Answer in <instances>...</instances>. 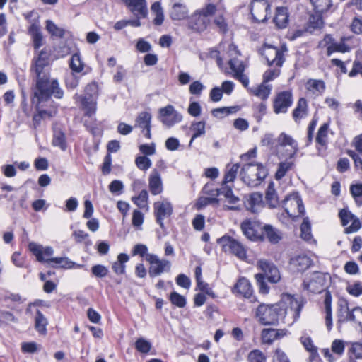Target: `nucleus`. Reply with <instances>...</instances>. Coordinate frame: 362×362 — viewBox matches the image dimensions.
<instances>
[{
    "label": "nucleus",
    "mask_w": 362,
    "mask_h": 362,
    "mask_svg": "<svg viewBox=\"0 0 362 362\" xmlns=\"http://www.w3.org/2000/svg\"><path fill=\"white\" fill-rule=\"evenodd\" d=\"M30 76L33 81L31 100L37 106L48 100L52 95L59 99L63 97L64 91L60 88L57 79L51 78L49 53L46 49H42L33 58Z\"/></svg>",
    "instance_id": "obj_1"
},
{
    "label": "nucleus",
    "mask_w": 362,
    "mask_h": 362,
    "mask_svg": "<svg viewBox=\"0 0 362 362\" xmlns=\"http://www.w3.org/2000/svg\"><path fill=\"white\" fill-rule=\"evenodd\" d=\"M304 305L302 297L296 298L284 293L274 304H260L256 310V317L262 325H276L279 322L293 324L300 315Z\"/></svg>",
    "instance_id": "obj_2"
},
{
    "label": "nucleus",
    "mask_w": 362,
    "mask_h": 362,
    "mask_svg": "<svg viewBox=\"0 0 362 362\" xmlns=\"http://www.w3.org/2000/svg\"><path fill=\"white\" fill-rule=\"evenodd\" d=\"M29 250L36 257V259L40 262H46L49 264H60L62 267L70 269L72 268L74 263L70 261L67 257H52L54 250L52 247L47 246L43 247L42 245L37 244L35 242H30L28 244Z\"/></svg>",
    "instance_id": "obj_3"
},
{
    "label": "nucleus",
    "mask_w": 362,
    "mask_h": 362,
    "mask_svg": "<svg viewBox=\"0 0 362 362\" xmlns=\"http://www.w3.org/2000/svg\"><path fill=\"white\" fill-rule=\"evenodd\" d=\"M267 175V168L259 163L245 164L240 171V176L243 181L250 187L259 185Z\"/></svg>",
    "instance_id": "obj_4"
},
{
    "label": "nucleus",
    "mask_w": 362,
    "mask_h": 362,
    "mask_svg": "<svg viewBox=\"0 0 362 362\" xmlns=\"http://www.w3.org/2000/svg\"><path fill=\"white\" fill-rule=\"evenodd\" d=\"M217 7L213 3H209L205 7L196 11L187 21L188 28L194 32L205 30L209 23V16L214 15Z\"/></svg>",
    "instance_id": "obj_5"
},
{
    "label": "nucleus",
    "mask_w": 362,
    "mask_h": 362,
    "mask_svg": "<svg viewBox=\"0 0 362 362\" xmlns=\"http://www.w3.org/2000/svg\"><path fill=\"white\" fill-rule=\"evenodd\" d=\"M223 251L232 254L241 260L247 258V248L238 240L225 235L217 240Z\"/></svg>",
    "instance_id": "obj_6"
},
{
    "label": "nucleus",
    "mask_w": 362,
    "mask_h": 362,
    "mask_svg": "<svg viewBox=\"0 0 362 362\" xmlns=\"http://www.w3.org/2000/svg\"><path fill=\"white\" fill-rule=\"evenodd\" d=\"M283 207L293 220L305 214V207L298 192L288 195L283 201Z\"/></svg>",
    "instance_id": "obj_7"
},
{
    "label": "nucleus",
    "mask_w": 362,
    "mask_h": 362,
    "mask_svg": "<svg viewBox=\"0 0 362 362\" xmlns=\"http://www.w3.org/2000/svg\"><path fill=\"white\" fill-rule=\"evenodd\" d=\"M287 50L286 45H283L280 48L271 45H264L262 48V55L267 60L268 66L281 67L285 62L284 52H287Z\"/></svg>",
    "instance_id": "obj_8"
},
{
    "label": "nucleus",
    "mask_w": 362,
    "mask_h": 362,
    "mask_svg": "<svg viewBox=\"0 0 362 362\" xmlns=\"http://www.w3.org/2000/svg\"><path fill=\"white\" fill-rule=\"evenodd\" d=\"M146 261L151 264L148 274L151 278L158 276L163 272H168L170 270V262L165 259H160L156 255H148Z\"/></svg>",
    "instance_id": "obj_9"
},
{
    "label": "nucleus",
    "mask_w": 362,
    "mask_h": 362,
    "mask_svg": "<svg viewBox=\"0 0 362 362\" xmlns=\"http://www.w3.org/2000/svg\"><path fill=\"white\" fill-rule=\"evenodd\" d=\"M270 4L267 0H254L250 6V13L255 22L262 23L267 20Z\"/></svg>",
    "instance_id": "obj_10"
},
{
    "label": "nucleus",
    "mask_w": 362,
    "mask_h": 362,
    "mask_svg": "<svg viewBox=\"0 0 362 362\" xmlns=\"http://www.w3.org/2000/svg\"><path fill=\"white\" fill-rule=\"evenodd\" d=\"M293 102V94L291 90H283L277 93L274 103L273 109L276 114L286 113Z\"/></svg>",
    "instance_id": "obj_11"
},
{
    "label": "nucleus",
    "mask_w": 362,
    "mask_h": 362,
    "mask_svg": "<svg viewBox=\"0 0 362 362\" xmlns=\"http://www.w3.org/2000/svg\"><path fill=\"white\" fill-rule=\"evenodd\" d=\"M154 215L156 223L164 229L163 220L170 217L173 211L172 204L167 199L162 202H156L153 204Z\"/></svg>",
    "instance_id": "obj_12"
},
{
    "label": "nucleus",
    "mask_w": 362,
    "mask_h": 362,
    "mask_svg": "<svg viewBox=\"0 0 362 362\" xmlns=\"http://www.w3.org/2000/svg\"><path fill=\"white\" fill-rule=\"evenodd\" d=\"M159 119L167 127H172L182 119V116L172 105H168L159 110Z\"/></svg>",
    "instance_id": "obj_13"
},
{
    "label": "nucleus",
    "mask_w": 362,
    "mask_h": 362,
    "mask_svg": "<svg viewBox=\"0 0 362 362\" xmlns=\"http://www.w3.org/2000/svg\"><path fill=\"white\" fill-rule=\"evenodd\" d=\"M257 266L269 282L276 284L280 281V272L272 262L260 259L257 262Z\"/></svg>",
    "instance_id": "obj_14"
},
{
    "label": "nucleus",
    "mask_w": 362,
    "mask_h": 362,
    "mask_svg": "<svg viewBox=\"0 0 362 362\" xmlns=\"http://www.w3.org/2000/svg\"><path fill=\"white\" fill-rule=\"evenodd\" d=\"M124 3L136 18H144L147 16L148 8L146 0H124Z\"/></svg>",
    "instance_id": "obj_15"
},
{
    "label": "nucleus",
    "mask_w": 362,
    "mask_h": 362,
    "mask_svg": "<svg viewBox=\"0 0 362 362\" xmlns=\"http://www.w3.org/2000/svg\"><path fill=\"white\" fill-rule=\"evenodd\" d=\"M325 279L322 273H313L309 279L303 281V287L312 293H320L323 289Z\"/></svg>",
    "instance_id": "obj_16"
},
{
    "label": "nucleus",
    "mask_w": 362,
    "mask_h": 362,
    "mask_svg": "<svg viewBox=\"0 0 362 362\" xmlns=\"http://www.w3.org/2000/svg\"><path fill=\"white\" fill-rule=\"evenodd\" d=\"M276 141L277 144L275 145V151H278L279 146L284 147L289 146L292 148V152L289 154L288 159L291 160L295 158L298 151V146L297 141L291 136L282 132L279 135Z\"/></svg>",
    "instance_id": "obj_17"
},
{
    "label": "nucleus",
    "mask_w": 362,
    "mask_h": 362,
    "mask_svg": "<svg viewBox=\"0 0 362 362\" xmlns=\"http://www.w3.org/2000/svg\"><path fill=\"white\" fill-rule=\"evenodd\" d=\"M312 264V260L306 255H299L290 260L291 269L294 273H302L307 270Z\"/></svg>",
    "instance_id": "obj_18"
},
{
    "label": "nucleus",
    "mask_w": 362,
    "mask_h": 362,
    "mask_svg": "<svg viewBox=\"0 0 362 362\" xmlns=\"http://www.w3.org/2000/svg\"><path fill=\"white\" fill-rule=\"evenodd\" d=\"M241 229L243 234L250 240H255L261 237L259 230L260 226L259 223L247 219L241 223Z\"/></svg>",
    "instance_id": "obj_19"
},
{
    "label": "nucleus",
    "mask_w": 362,
    "mask_h": 362,
    "mask_svg": "<svg viewBox=\"0 0 362 362\" xmlns=\"http://www.w3.org/2000/svg\"><path fill=\"white\" fill-rule=\"evenodd\" d=\"M74 98L76 100L81 102V108L84 111L86 116L91 117L95 113L97 99L88 98L86 95H81L77 93L74 95Z\"/></svg>",
    "instance_id": "obj_20"
},
{
    "label": "nucleus",
    "mask_w": 362,
    "mask_h": 362,
    "mask_svg": "<svg viewBox=\"0 0 362 362\" xmlns=\"http://www.w3.org/2000/svg\"><path fill=\"white\" fill-rule=\"evenodd\" d=\"M148 188L153 195H158L163 190V182L160 173L157 169H153L148 177Z\"/></svg>",
    "instance_id": "obj_21"
},
{
    "label": "nucleus",
    "mask_w": 362,
    "mask_h": 362,
    "mask_svg": "<svg viewBox=\"0 0 362 362\" xmlns=\"http://www.w3.org/2000/svg\"><path fill=\"white\" fill-rule=\"evenodd\" d=\"M329 128V124L326 122L322 124L317 131L315 142L316 148L319 152L321 150L325 151L327 148Z\"/></svg>",
    "instance_id": "obj_22"
},
{
    "label": "nucleus",
    "mask_w": 362,
    "mask_h": 362,
    "mask_svg": "<svg viewBox=\"0 0 362 362\" xmlns=\"http://www.w3.org/2000/svg\"><path fill=\"white\" fill-rule=\"evenodd\" d=\"M305 86L306 90L315 96L322 95L326 89L325 83L322 79L309 78Z\"/></svg>",
    "instance_id": "obj_23"
},
{
    "label": "nucleus",
    "mask_w": 362,
    "mask_h": 362,
    "mask_svg": "<svg viewBox=\"0 0 362 362\" xmlns=\"http://www.w3.org/2000/svg\"><path fill=\"white\" fill-rule=\"evenodd\" d=\"M308 112V102L305 98H300L296 108L293 110L292 116L294 121L298 123L302 119L305 118Z\"/></svg>",
    "instance_id": "obj_24"
},
{
    "label": "nucleus",
    "mask_w": 362,
    "mask_h": 362,
    "mask_svg": "<svg viewBox=\"0 0 362 362\" xmlns=\"http://www.w3.org/2000/svg\"><path fill=\"white\" fill-rule=\"evenodd\" d=\"M233 292L250 298L252 294V289L250 281L245 278L240 279L235 285Z\"/></svg>",
    "instance_id": "obj_25"
},
{
    "label": "nucleus",
    "mask_w": 362,
    "mask_h": 362,
    "mask_svg": "<svg viewBox=\"0 0 362 362\" xmlns=\"http://www.w3.org/2000/svg\"><path fill=\"white\" fill-rule=\"evenodd\" d=\"M314 11L317 13L323 14L326 12H333L335 7L332 0H310Z\"/></svg>",
    "instance_id": "obj_26"
},
{
    "label": "nucleus",
    "mask_w": 362,
    "mask_h": 362,
    "mask_svg": "<svg viewBox=\"0 0 362 362\" xmlns=\"http://www.w3.org/2000/svg\"><path fill=\"white\" fill-rule=\"evenodd\" d=\"M272 89V85L267 84V83L262 81V83L259 86L250 88V92L253 95H255L259 98L265 100L271 94Z\"/></svg>",
    "instance_id": "obj_27"
},
{
    "label": "nucleus",
    "mask_w": 362,
    "mask_h": 362,
    "mask_svg": "<svg viewBox=\"0 0 362 362\" xmlns=\"http://www.w3.org/2000/svg\"><path fill=\"white\" fill-rule=\"evenodd\" d=\"M324 308L325 313V324L328 330L332 327V295L329 291H325L324 294Z\"/></svg>",
    "instance_id": "obj_28"
},
{
    "label": "nucleus",
    "mask_w": 362,
    "mask_h": 362,
    "mask_svg": "<svg viewBox=\"0 0 362 362\" xmlns=\"http://www.w3.org/2000/svg\"><path fill=\"white\" fill-rule=\"evenodd\" d=\"M288 337V331L285 329L265 328L262 332V339H279Z\"/></svg>",
    "instance_id": "obj_29"
},
{
    "label": "nucleus",
    "mask_w": 362,
    "mask_h": 362,
    "mask_svg": "<svg viewBox=\"0 0 362 362\" xmlns=\"http://www.w3.org/2000/svg\"><path fill=\"white\" fill-rule=\"evenodd\" d=\"M273 21L279 28H286L288 23L287 8L285 7L276 8V15Z\"/></svg>",
    "instance_id": "obj_30"
},
{
    "label": "nucleus",
    "mask_w": 362,
    "mask_h": 362,
    "mask_svg": "<svg viewBox=\"0 0 362 362\" xmlns=\"http://www.w3.org/2000/svg\"><path fill=\"white\" fill-rule=\"evenodd\" d=\"M188 10L186 6L181 3H175L170 11V17L173 20H182L187 16Z\"/></svg>",
    "instance_id": "obj_31"
},
{
    "label": "nucleus",
    "mask_w": 362,
    "mask_h": 362,
    "mask_svg": "<svg viewBox=\"0 0 362 362\" xmlns=\"http://www.w3.org/2000/svg\"><path fill=\"white\" fill-rule=\"evenodd\" d=\"M337 314L339 322L350 320L351 310H349L348 303L346 300L341 299L339 300Z\"/></svg>",
    "instance_id": "obj_32"
},
{
    "label": "nucleus",
    "mask_w": 362,
    "mask_h": 362,
    "mask_svg": "<svg viewBox=\"0 0 362 362\" xmlns=\"http://www.w3.org/2000/svg\"><path fill=\"white\" fill-rule=\"evenodd\" d=\"M262 204V194L259 192H255L250 194L247 201V209L253 213H257L259 207Z\"/></svg>",
    "instance_id": "obj_33"
},
{
    "label": "nucleus",
    "mask_w": 362,
    "mask_h": 362,
    "mask_svg": "<svg viewBox=\"0 0 362 362\" xmlns=\"http://www.w3.org/2000/svg\"><path fill=\"white\" fill-rule=\"evenodd\" d=\"M295 166V163L292 160H285L279 163L277 170L275 173V179L277 180H281L286 173L292 170Z\"/></svg>",
    "instance_id": "obj_34"
},
{
    "label": "nucleus",
    "mask_w": 362,
    "mask_h": 362,
    "mask_svg": "<svg viewBox=\"0 0 362 362\" xmlns=\"http://www.w3.org/2000/svg\"><path fill=\"white\" fill-rule=\"evenodd\" d=\"M29 33L31 35L33 42V47L38 49L43 45V37L37 25L32 24L29 28Z\"/></svg>",
    "instance_id": "obj_35"
},
{
    "label": "nucleus",
    "mask_w": 362,
    "mask_h": 362,
    "mask_svg": "<svg viewBox=\"0 0 362 362\" xmlns=\"http://www.w3.org/2000/svg\"><path fill=\"white\" fill-rule=\"evenodd\" d=\"M322 16V14L317 13L310 16L308 23L309 32L313 33L315 30H320L323 27L324 21Z\"/></svg>",
    "instance_id": "obj_36"
},
{
    "label": "nucleus",
    "mask_w": 362,
    "mask_h": 362,
    "mask_svg": "<svg viewBox=\"0 0 362 362\" xmlns=\"http://www.w3.org/2000/svg\"><path fill=\"white\" fill-rule=\"evenodd\" d=\"M223 192L225 198L226 199V202L230 204V206H227V208L230 210H237L239 209L235 204L239 202V198L235 196L233 193V190L231 187L228 186H223Z\"/></svg>",
    "instance_id": "obj_37"
},
{
    "label": "nucleus",
    "mask_w": 362,
    "mask_h": 362,
    "mask_svg": "<svg viewBox=\"0 0 362 362\" xmlns=\"http://www.w3.org/2000/svg\"><path fill=\"white\" fill-rule=\"evenodd\" d=\"M305 350L310 353L308 362H320L321 359L318 354V349L313 343V341H302Z\"/></svg>",
    "instance_id": "obj_38"
},
{
    "label": "nucleus",
    "mask_w": 362,
    "mask_h": 362,
    "mask_svg": "<svg viewBox=\"0 0 362 362\" xmlns=\"http://www.w3.org/2000/svg\"><path fill=\"white\" fill-rule=\"evenodd\" d=\"M151 115L148 112H140L135 119V127H139L144 132L145 128L151 127Z\"/></svg>",
    "instance_id": "obj_39"
},
{
    "label": "nucleus",
    "mask_w": 362,
    "mask_h": 362,
    "mask_svg": "<svg viewBox=\"0 0 362 362\" xmlns=\"http://www.w3.org/2000/svg\"><path fill=\"white\" fill-rule=\"evenodd\" d=\"M346 38L342 37L340 41L336 42L327 47V56H330L334 52L345 53L350 50V47L346 43Z\"/></svg>",
    "instance_id": "obj_40"
},
{
    "label": "nucleus",
    "mask_w": 362,
    "mask_h": 362,
    "mask_svg": "<svg viewBox=\"0 0 362 362\" xmlns=\"http://www.w3.org/2000/svg\"><path fill=\"white\" fill-rule=\"evenodd\" d=\"M264 230V235L268 239V240L273 243L276 244L278 243L280 240L281 239V234L279 231L273 228L270 225H266L263 228Z\"/></svg>",
    "instance_id": "obj_41"
},
{
    "label": "nucleus",
    "mask_w": 362,
    "mask_h": 362,
    "mask_svg": "<svg viewBox=\"0 0 362 362\" xmlns=\"http://www.w3.org/2000/svg\"><path fill=\"white\" fill-rule=\"evenodd\" d=\"M265 198L271 208H275L279 204L278 197L274 189V185L272 182H270L267 187Z\"/></svg>",
    "instance_id": "obj_42"
},
{
    "label": "nucleus",
    "mask_w": 362,
    "mask_h": 362,
    "mask_svg": "<svg viewBox=\"0 0 362 362\" xmlns=\"http://www.w3.org/2000/svg\"><path fill=\"white\" fill-rule=\"evenodd\" d=\"M205 126L206 122L204 121L192 122L191 125V130L193 132V134L189 144V146L195 139L205 134Z\"/></svg>",
    "instance_id": "obj_43"
},
{
    "label": "nucleus",
    "mask_w": 362,
    "mask_h": 362,
    "mask_svg": "<svg viewBox=\"0 0 362 362\" xmlns=\"http://www.w3.org/2000/svg\"><path fill=\"white\" fill-rule=\"evenodd\" d=\"M85 66L79 52L74 53L70 59L69 67L76 73L81 72Z\"/></svg>",
    "instance_id": "obj_44"
},
{
    "label": "nucleus",
    "mask_w": 362,
    "mask_h": 362,
    "mask_svg": "<svg viewBox=\"0 0 362 362\" xmlns=\"http://www.w3.org/2000/svg\"><path fill=\"white\" fill-rule=\"evenodd\" d=\"M46 29L52 36L62 38L65 35V30L58 27L52 21H46Z\"/></svg>",
    "instance_id": "obj_45"
},
{
    "label": "nucleus",
    "mask_w": 362,
    "mask_h": 362,
    "mask_svg": "<svg viewBox=\"0 0 362 362\" xmlns=\"http://www.w3.org/2000/svg\"><path fill=\"white\" fill-rule=\"evenodd\" d=\"M238 107L237 106L233 107H223L214 109L211 111L212 115L217 118H223L230 114L235 113L238 111Z\"/></svg>",
    "instance_id": "obj_46"
},
{
    "label": "nucleus",
    "mask_w": 362,
    "mask_h": 362,
    "mask_svg": "<svg viewBox=\"0 0 362 362\" xmlns=\"http://www.w3.org/2000/svg\"><path fill=\"white\" fill-rule=\"evenodd\" d=\"M52 144L59 147L62 151L66 148V136L61 130H55L53 135Z\"/></svg>",
    "instance_id": "obj_47"
},
{
    "label": "nucleus",
    "mask_w": 362,
    "mask_h": 362,
    "mask_svg": "<svg viewBox=\"0 0 362 362\" xmlns=\"http://www.w3.org/2000/svg\"><path fill=\"white\" fill-rule=\"evenodd\" d=\"M223 187L217 188L215 187L214 184L211 182L206 183L202 189L203 193L206 194L208 196L207 197L217 198L218 195L223 194Z\"/></svg>",
    "instance_id": "obj_48"
},
{
    "label": "nucleus",
    "mask_w": 362,
    "mask_h": 362,
    "mask_svg": "<svg viewBox=\"0 0 362 362\" xmlns=\"http://www.w3.org/2000/svg\"><path fill=\"white\" fill-rule=\"evenodd\" d=\"M47 325V319L39 310H37L35 316V326L36 329L40 333H45Z\"/></svg>",
    "instance_id": "obj_49"
},
{
    "label": "nucleus",
    "mask_w": 362,
    "mask_h": 362,
    "mask_svg": "<svg viewBox=\"0 0 362 362\" xmlns=\"http://www.w3.org/2000/svg\"><path fill=\"white\" fill-rule=\"evenodd\" d=\"M300 237L305 241L310 242L313 239L311 226L308 217L305 218L300 226Z\"/></svg>",
    "instance_id": "obj_50"
},
{
    "label": "nucleus",
    "mask_w": 362,
    "mask_h": 362,
    "mask_svg": "<svg viewBox=\"0 0 362 362\" xmlns=\"http://www.w3.org/2000/svg\"><path fill=\"white\" fill-rule=\"evenodd\" d=\"M239 164H233L230 168L226 172L224 178L223 180V186H226L228 182H233L236 177L238 171L239 170Z\"/></svg>",
    "instance_id": "obj_51"
},
{
    "label": "nucleus",
    "mask_w": 362,
    "mask_h": 362,
    "mask_svg": "<svg viewBox=\"0 0 362 362\" xmlns=\"http://www.w3.org/2000/svg\"><path fill=\"white\" fill-rule=\"evenodd\" d=\"M350 192L358 206L362 205V183L351 185Z\"/></svg>",
    "instance_id": "obj_52"
},
{
    "label": "nucleus",
    "mask_w": 362,
    "mask_h": 362,
    "mask_svg": "<svg viewBox=\"0 0 362 362\" xmlns=\"http://www.w3.org/2000/svg\"><path fill=\"white\" fill-rule=\"evenodd\" d=\"M229 66L230 69L233 72V75H236L238 74H241L242 72H244L245 71V65L243 61L239 60L238 59L233 57L230 59L229 62Z\"/></svg>",
    "instance_id": "obj_53"
},
{
    "label": "nucleus",
    "mask_w": 362,
    "mask_h": 362,
    "mask_svg": "<svg viewBox=\"0 0 362 362\" xmlns=\"http://www.w3.org/2000/svg\"><path fill=\"white\" fill-rule=\"evenodd\" d=\"M348 354L349 357L351 356L354 359H362V343L358 341L352 343Z\"/></svg>",
    "instance_id": "obj_54"
},
{
    "label": "nucleus",
    "mask_w": 362,
    "mask_h": 362,
    "mask_svg": "<svg viewBox=\"0 0 362 362\" xmlns=\"http://www.w3.org/2000/svg\"><path fill=\"white\" fill-rule=\"evenodd\" d=\"M169 299L173 305L180 308H184L187 303L185 296L175 291H173L170 294Z\"/></svg>",
    "instance_id": "obj_55"
},
{
    "label": "nucleus",
    "mask_w": 362,
    "mask_h": 362,
    "mask_svg": "<svg viewBox=\"0 0 362 362\" xmlns=\"http://www.w3.org/2000/svg\"><path fill=\"white\" fill-rule=\"evenodd\" d=\"M148 199V192L146 189H143L137 197H132V199L138 207L143 209L146 206Z\"/></svg>",
    "instance_id": "obj_56"
},
{
    "label": "nucleus",
    "mask_w": 362,
    "mask_h": 362,
    "mask_svg": "<svg viewBox=\"0 0 362 362\" xmlns=\"http://www.w3.org/2000/svg\"><path fill=\"white\" fill-rule=\"evenodd\" d=\"M135 164L139 170L145 171L151 168L152 163L148 157L145 156H140L136 158Z\"/></svg>",
    "instance_id": "obj_57"
},
{
    "label": "nucleus",
    "mask_w": 362,
    "mask_h": 362,
    "mask_svg": "<svg viewBox=\"0 0 362 362\" xmlns=\"http://www.w3.org/2000/svg\"><path fill=\"white\" fill-rule=\"evenodd\" d=\"M257 284L259 287V292L262 294H267L269 293V287L268 286L265 276L263 274H257L255 276Z\"/></svg>",
    "instance_id": "obj_58"
},
{
    "label": "nucleus",
    "mask_w": 362,
    "mask_h": 362,
    "mask_svg": "<svg viewBox=\"0 0 362 362\" xmlns=\"http://www.w3.org/2000/svg\"><path fill=\"white\" fill-rule=\"evenodd\" d=\"M280 68L281 67H276L267 70L263 74V81L267 83L277 78L281 73Z\"/></svg>",
    "instance_id": "obj_59"
},
{
    "label": "nucleus",
    "mask_w": 362,
    "mask_h": 362,
    "mask_svg": "<svg viewBox=\"0 0 362 362\" xmlns=\"http://www.w3.org/2000/svg\"><path fill=\"white\" fill-rule=\"evenodd\" d=\"M108 268L102 264H96L91 267V272L97 278L105 277L108 274Z\"/></svg>",
    "instance_id": "obj_60"
},
{
    "label": "nucleus",
    "mask_w": 362,
    "mask_h": 362,
    "mask_svg": "<svg viewBox=\"0 0 362 362\" xmlns=\"http://www.w3.org/2000/svg\"><path fill=\"white\" fill-rule=\"evenodd\" d=\"M88 96V98H98V87L96 83L93 82L90 83H88L86 88H85V95Z\"/></svg>",
    "instance_id": "obj_61"
},
{
    "label": "nucleus",
    "mask_w": 362,
    "mask_h": 362,
    "mask_svg": "<svg viewBox=\"0 0 362 362\" xmlns=\"http://www.w3.org/2000/svg\"><path fill=\"white\" fill-rule=\"evenodd\" d=\"M39 349L40 345L35 342H24L21 344V351L24 354H34Z\"/></svg>",
    "instance_id": "obj_62"
},
{
    "label": "nucleus",
    "mask_w": 362,
    "mask_h": 362,
    "mask_svg": "<svg viewBox=\"0 0 362 362\" xmlns=\"http://www.w3.org/2000/svg\"><path fill=\"white\" fill-rule=\"evenodd\" d=\"M349 321H353L358 324L362 330V308L359 307L353 308L351 310V319Z\"/></svg>",
    "instance_id": "obj_63"
},
{
    "label": "nucleus",
    "mask_w": 362,
    "mask_h": 362,
    "mask_svg": "<svg viewBox=\"0 0 362 362\" xmlns=\"http://www.w3.org/2000/svg\"><path fill=\"white\" fill-rule=\"evenodd\" d=\"M248 360L250 362H266V357L262 351L255 349L249 354Z\"/></svg>",
    "instance_id": "obj_64"
}]
</instances>
